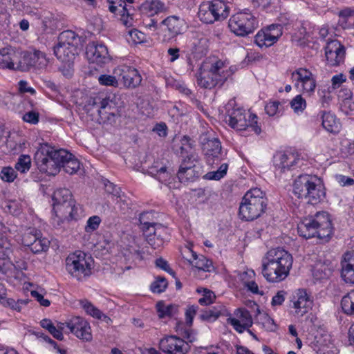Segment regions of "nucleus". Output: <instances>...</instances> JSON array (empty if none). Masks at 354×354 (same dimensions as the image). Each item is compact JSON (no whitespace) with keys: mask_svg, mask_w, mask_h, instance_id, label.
Returning <instances> with one entry per match:
<instances>
[{"mask_svg":"<svg viewBox=\"0 0 354 354\" xmlns=\"http://www.w3.org/2000/svg\"><path fill=\"white\" fill-rule=\"evenodd\" d=\"M292 262L288 251L281 248H272L262 259V274L269 282L282 281L289 275Z\"/></svg>","mask_w":354,"mask_h":354,"instance_id":"nucleus-1","label":"nucleus"},{"mask_svg":"<svg viewBox=\"0 0 354 354\" xmlns=\"http://www.w3.org/2000/svg\"><path fill=\"white\" fill-rule=\"evenodd\" d=\"M293 193L298 198H304L308 203L316 205L325 196L324 187L321 178L308 174L299 175L294 181Z\"/></svg>","mask_w":354,"mask_h":354,"instance_id":"nucleus-2","label":"nucleus"},{"mask_svg":"<svg viewBox=\"0 0 354 354\" xmlns=\"http://www.w3.org/2000/svg\"><path fill=\"white\" fill-rule=\"evenodd\" d=\"M297 230L299 234L306 239L316 236L327 241L332 234V224L326 212H317L314 216L304 218Z\"/></svg>","mask_w":354,"mask_h":354,"instance_id":"nucleus-3","label":"nucleus"},{"mask_svg":"<svg viewBox=\"0 0 354 354\" xmlns=\"http://www.w3.org/2000/svg\"><path fill=\"white\" fill-rule=\"evenodd\" d=\"M53 211L56 216L67 221H77L83 216V209L66 188L56 189L53 194Z\"/></svg>","mask_w":354,"mask_h":354,"instance_id":"nucleus-4","label":"nucleus"},{"mask_svg":"<svg viewBox=\"0 0 354 354\" xmlns=\"http://www.w3.org/2000/svg\"><path fill=\"white\" fill-rule=\"evenodd\" d=\"M268 199L259 188L248 191L239 207V216L245 221H252L261 216L266 209Z\"/></svg>","mask_w":354,"mask_h":354,"instance_id":"nucleus-5","label":"nucleus"},{"mask_svg":"<svg viewBox=\"0 0 354 354\" xmlns=\"http://www.w3.org/2000/svg\"><path fill=\"white\" fill-rule=\"evenodd\" d=\"M225 68V64L221 60L215 62L210 66L203 64L196 74L198 85L207 89L223 85L229 75Z\"/></svg>","mask_w":354,"mask_h":354,"instance_id":"nucleus-6","label":"nucleus"},{"mask_svg":"<svg viewBox=\"0 0 354 354\" xmlns=\"http://www.w3.org/2000/svg\"><path fill=\"white\" fill-rule=\"evenodd\" d=\"M60 149H55L47 143L40 144L35 154V162L40 172L55 176L60 171Z\"/></svg>","mask_w":354,"mask_h":354,"instance_id":"nucleus-7","label":"nucleus"},{"mask_svg":"<svg viewBox=\"0 0 354 354\" xmlns=\"http://www.w3.org/2000/svg\"><path fill=\"white\" fill-rule=\"evenodd\" d=\"M229 3L223 0H212L203 2L198 8V16L205 24H213L223 21L230 15Z\"/></svg>","mask_w":354,"mask_h":354,"instance_id":"nucleus-8","label":"nucleus"},{"mask_svg":"<svg viewBox=\"0 0 354 354\" xmlns=\"http://www.w3.org/2000/svg\"><path fill=\"white\" fill-rule=\"evenodd\" d=\"M66 268L73 277L83 281L92 273V259L84 252L76 251L66 259Z\"/></svg>","mask_w":354,"mask_h":354,"instance_id":"nucleus-9","label":"nucleus"},{"mask_svg":"<svg viewBox=\"0 0 354 354\" xmlns=\"http://www.w3.org/2000/svg\"><path fill=\"white\" fill-rule=\"evenodd\" d=\"M229 125L236 131L250 129L256 134L261 132L258 125L257 116L242 109H233L229 113Z\"/></svg>","mask_w":354,"mask_h":354,"instance_id":"nucleus-10","label":"nucleus"},{"mask_svg":"<svg viewBox=\"0 0 354 354\" xmlns=\"http://www.w3.org/2000/svg\"><path fill=\"white\" fill-rule=\"evenodd\" d=\"M257 18L249 12H239L232 15L228 21L231 32L237 36L245 37L257 28Z\"/></svg>","mask_w":354,"mask_h":354,"instance_id":"nucleus-11","label":"nucleus"},{"mask_svg":"<svg viewBox=\"0 0 354 354\" xmlns=\"http://www.w3.org/2000/svg\"><path fill=\"white\" fill-rule=\"evenodd\" d=\"M273 162L275 174L281 176L288 171L301 167L304 160L297 152L286 151L277 152L274 156Z\"/></svg>","mask_w":354,"mask_h":354,"instance_id":"nucleus-12","label":"nucleus"},{"mask_svg":"<svg viewBox=\"0 0 354 354\" xmlns=\"http://www.w3.org/2000/svg\"><path fill=\"white\" fill-rule=\"evenodd\" d=\"M198 162L199 157L196 153H191L183 158L177 174L181 183H186L194 181L198 177L199 171L197 170Z\"/></svg>","mask_w":354,"mask_h":354,"instance_id":"nucleus-13","label":"nucleus"},{"mask_svg":"<svg viewBox=\"0 0 354 354\" xmlns=\"http://www.w3.org/2000/svg\"><path fill=\"white\" fill-rule=\"evenodd\" d=\"M92 105L96 109L102 122H114L115 117L119 114L118 106L109 97H95L92 100Z\"/></svg>","mask_w":354,"mask_h":354,"instance_id":"nucleus-14","label":"nucleus"},{"mask_svg":"<svg viewBox=\"0 0 354 354\" xmlns=\"http://www.w3.org/2000/svg\"><path fill=\"white\" fill-rule=\"evenodd\" d=\"M282 34L281 25L272 24L258 31L254 37V43L261 48H266L277 43Z\"/></svg>","mask_w":354,"mask_h":354,"instance_id":"nucleus-15","label":"nucleus"},{"mask_svg":"<svg viewBox=\"0 0 354 354\" xmlns=\"http://www.w3.org/2000/svg\"><path fill=\"white\" fill-rule=\"evenodd\" d=\"M159 346L167 354H186L189 350L188 342L176 335L163 337L159 342Z\"/></svg>","mask_w":354,"mask_h":354,"instance_id":"nucleus-16","label":"nucleus"},{"mask_svg":"<svg viewBox=\"0 0 354 354\" xmlns=\"http://www.w3.org/2000/svg\"><path fill=\"white\" fill-rule=\"evenodd\" d=\"M113 74L118 76L127 88H134L142 82V77L138 71L127 65H120L113 70Z\"/></svg>","mask_w":354,"mask_h":354,"instance_id":"nucleus-17","label":"nucleus"},{"mask_svg":"<svg viewBox=\"0 0 354 354\" xmlns=\"http://www.w3.org/2000/svg\"><path fill=\"white\" fill-rule=\"evenodd\" d=\"M290 307L295 313L303 316L312 308L313 300L305 289H297L290 297Z\"/></svg>","mask_w":354,"mask_h":354,"instance_id":"nucleus-18","label":"nucleus"},{"mask_svg":"<svg viewBox=\"0 0 354 354\" xmlns=\"http://www.w3.org/2000/svg\"><path fill=\"white\" fill-rule=\"evenodd\" d=\"M86 55L90 62L96 63L98 65L104 64L110 60L106 46L96 41L87 44Z\"/></svg>","mask_w":354,"mask_h":354,"instance_id":"nucleus-19","label":"nucleus"},{"mask_svg":"<svg viewBox=\"0 0 354 354\" xmlns=\"http://www.w3.org/2000/svg\"><path fill=\"white\" fill-rule=\"evenodd\" d=\"M67 328L77 338L90 342L92 340L91 329L89 323L84 319L76 317L67 322Z\"/></svg>","mask_w":354,"mask_h":354,"instance_id":"nucleus-20","label":"nucleus"},{"mask_svg":"<svg viewBox=\"0 0 354 354\" xmlns=\"http://www.w3.org/2000/svg\"><path fill=\"white\" fill-rule=\"evenodd\" d=\"M234 329L238 333H243L250 328L253 324V320L250 312L245 308H238L234 312V317L227 319Z\"/></svg>","mask_w":354,"mask_h":354,"instance_id":"nucleus-21","label":"nucleus"},{"mask_svg":"<svg viewBox=\"0 0 354 354\" xmlns=\"http://www.w3.org/2000/svg\"><path fill=\"white\" fill-rule=\"evenodd\" d=\"M325 55L328 64L337 66L344 62L345 48L337 40H332L325 48Z\"/></svg>","mask_w":354,"mask_h":354,"instance_id":"nucleus-22","label":"nucleus"},{"mask_svg":"<svg viewBox=\"0 0 354 354\" xmlns=\"http://www.w3.org/2000/svg\"><path fill=\"white\" fill-rule=\"evenodd\" d=\"M203 151L209 165L217 163L223 159L221 144L217 138L208 139L203 142Z\"/></svg>","mask_w":354,"mask_h":354,"instance_id":"nucleus-23","label":"nucleus"},{"mask_svg":"<svg viewBox=\"0 0 354 354\" xmlns=\"http://www.w3.org/2000/svg\"><path fill=\"white\" fill-rule=\"evenodd\" d=\"M169 238L168 229L162 224L154 225V228L147 234L148 243L154 249L162 247Z\"/></svg>","mask_w":354,"mask_h":354,"instance_id":"nucleus-24","label":"nucleus"},{"mask_svg":"<svg viewBox=\"0 0 354 354\" xmlns=\"http://www.w3.org/2000/svg\"><path fill=\"white\" fill-rule=\"evenodd\" d=\"M341 277L346 283L354 284V251L344 254L341 261Z\"/></svg>","mask_w":354,"mask_h":354,"instance_id":"nucleus-25","label":"nucleus"},{"mask_svg":"<svg viewBox=\"0 0 354 354\" xmlns=\"http://www.w3.org/2000/svg\"><path fill=\"white\" fill-rule=\"evenodd\" d=\"M19 56V50L11 46L0 50V68L15 71V63Z\"/></svg>","mask_w":354,"mask_h":354,"instance_id":"nucleus-26","label":"nucleus"},{"mask_svg":"<svg viewBox=\"0 0 354 354\" xmlns=\"http://www.w3.org/2000/svg\"><path fill=\"white\" fill-rule=\"evenodd\" d=\"M58 156L61 158L60 168L62 167L66 173L72 175L80 169V162L78 159L68 151L61 149Z\"/></svg>","mask_w":354,"mask_h":354,"instance_id":"nucleus-27","label":"nucleus"},{"mask_svg":"<svg viewBox=\"0 0 354 354\" xmlns=\"http://www.w3.org/2000/svg\"><path fill=\"white\" fill-rule=\"evenodd\" d=\"M196 306H189L187 309L185 313L186 322L187 326H179L178 329L177 330L179 334L181 335L184 339H185L188 342L191 343L196 339V333L194 332L193 330L190 328V326L192 324L194 317L196 313Z\"/></svg>","mask_w":354,"mask_h":354,"instance_id":"nucleus-28","label":"nucleus"},{"mask_svg":"<svg viewBox=\"0 0 354 354\" xmlns=\"http://www.w3.org/2000/svg\"><path fill=\"white\" fill-rule=\"evenodd\" d=\"M54 53L58 59L62 62H72L77 55V47L64 45H57L54 48Z\"/></svg>","mask_w":354,"mask_h":354,"instance_id":"nucleus-29","label":"nucleus"},{"mask_svg":"<svg viewBox=\"0 0 354 354\" xmlns=\"http://www.w3.org/2000/svg\"><path fill=\"white\" fill-rule=\"evenodd\" d=\"M28 52L29 55H32L30 61L31 68L41 70L47 67L49 59L44 53L36 49L28 50Z\"/></svg>","mask_w":354,"mask_h":354,"instance_id":"nucleus-30","label":"nucleus"},{"mask_svg":"<svg viewBox=\"0 0 354 354\" xmlns=\"http://www.w3.org/2000/svg\"><path fill=\"white\" fill-rule=\"evenodd\" d=\"M142 10L149 16H153L167 10V7L160 0H147L142 5Z\"/></svg>","mask_w":354,"mask_h":354,"instance_id":"nucleus-31","label":"nucleus"},{"mask_svg":"<svg viewBox=\"0 0 354 354\" xmlns=\"http://www.w3.org/2000/svg\"><path fill=\"white\" fill-rule=\"evenodd\" d=\"M322 118V126L326 131L334 133L339 131L340 124L335 115L330 112L323 111Z\"/></svg>","mask_w":354,"mask_h":354,"instance_id":"nucleus-32","label":"nucleus"},{"mask_svg":"<svg viewBox=\"0 0 354 354\" xmlns=\"http://www.w3.org/2000/svg\"><path fill=\"white\" fill-rule=\"evenodd\" d=\"M192 53L196 57L206 55L208 49V40L204 37L194 38L191 44Z\"/></svg>","mask_w":354,"mask_h":354,"instance_id":"nucleus-33","label":"nucleus"},{"mask_svg":"<svg viewBox=\"0 0 354 354\" xmlns=\"http://www.w3.org/2000/svg\"><path fill=\"white\" fill-rule=\"evenodd\" d=\"M57 45L72 46L77 47L80 38L72 30H66L59 34Z\"/></svg>","mask_w":354,"mask_h":354,"instance_id":"nucleus-34","label":"nucleus"},{"mask_svg":"<svg viewBox=\"0 0 354 354\" xmlns=\"http://www.w3.org/2000/svg\"><path fill=\"white\" fill-rule=\"evenodd\" d=\"M39 18L41 19L44 30L48 29L54 30L57 28L58 24V19L50 11L44 10L39 14Z\"/></svg>","mask_w":354,"mask_h":354,"instance_id":"nucleus-35","label":"nucleus"},{"mask_svg":"<svg viewBox=\"0 0 354 354\" xmlns=\"http://www.w3.org/2000/svg\"><path fill=\"white\" fill-rule=\"evenodd\" d=\"M82 306L86 311V313L97 319H102L106 323L109 324L111 322V319L104 314H103L98 308L94 306L91 303L88 301H83L81 302Z\"/></svg>","mask_w":354,"mask_h":354,"instance_id":"nucleus-36","label":"nucleus"},{"mask_svg":"<svg viewBox=\"0 0 354 354\" xmlns=\"http://www.w3.org/2000/svg\"><path fill=\"white\" fill-rule=\"evenodd\" d=\"M178 307L174 304L166 305L165 302L160 301L156 304V310L159 318L170 317L176 315Z\"/></svg>","mask_w":354,"mask_h":354,"instance_id":"nucleus-37","label":"nucleus"},{"mask_svg":"<svg viewBox=\"0 0 354 354\" xmlns=\"http://www.w3.org/2000/svg\"><path fill=\"white\" fill-rule=\"evenodd\" d=\"M192 252V259H189L190 264L198 270L203 271H209V268L212 266V261L208 260L204 256H197L193 251Z\"/></svg>","mask_w":354,"mask_h":354,"instance_id":"nucleus-38","label":"nucleus"},{"mask_svg":"<svg viewBox=\"0 0 354 354\" xmlns=\"http://www.w3.org/2000/svg\"><path fill=\"white\" fill-rule=\"evenodd\" d=\"M31 55H29L28 50H19V56L15 63V71H28L31 69L30 59Z\"/></svg>","mask_w":354,"mask_h":354,"instance_id":"nucleus-39","label":"nucleus"},{"mask_svg":"<svg viewBox=\"0 0 354 354\" xmlns=\"http://www.w3.org/2000/svg\"><path fill=\"white\" fill-rule=\"evenodd\" d=\"M162 24L167 26L172 35H176L180 32L182 20L178 17L169 16L162 21Z\"/></svg>","mask_w":354,"mask_h":354,"instance_id":"nucleus-40","label":"nucleus"},{"mask_svg":"<svg viewBox=\"0 0 354 354\" xmlns=\"http://www.w3.org/2000/svg\"><path fill=\"white\" fill-rule=\"evenodd\" d=\"M341 307L345 314L354 315V290L342 297Z\"/></svg>","mask_w":354,"mask_h":354,"instance_id":"nucleus-41","label":"nucleus"},{"mask_svg":"<svg viewBox=\"0 0 354 354\" xmlns=\"http://www.w3.org/2000/svg\"><path fill=\"white\" fill-rule=\"evenodd\" d=\"M313 76L310 71L304 68H299L292 73V78L295 82V86L297 88L299 84L301 85Z\"/></svg>","mask_w":354,"mask_h":354,"instance_id":"nucleus-42","label":"nucleus"},{"mask_svg":"<svg viewBox=\"0 0 354 354\" xmlns=\"http://www.w3.org/2000/svg\"><path fill=\"white\" fill-rule=\"evenodd\" d=\"M50 245V241L42 237L41 233L39 237H37V240L29 247L30 250L35 254L41 253L48 250Z\"/></svg>","mask_w":354,"mask_h":354,"instance_id":"nucleus-43","label":"nucleus"},{"mask_svg":"<svg viewBox=\"0 0 354 354\" xmlns=\"http://www.w3.org/2000/svg\"><path fill=\"white\" fill-rule=\"evenodd\" d=\"M41 232L35 228L27 229L21 236V242L24 246L30 247L39 237Z\"/></svg>","mask_w":354,"mask_h":354,"instance_id":"nucleus-44","label":"nucleus"},{"mask_svg":"<svg viewBox=\"0 0 354 354\" xmlns=\"http://www.w3.org/2000/svg\"><path fill=\"white\" fill-rule=\"evenodd\" d=\"M152 216V213L146 212L140 214L139 217V221L142 227V230L145 232H148L151 231V229L154 228V225H160V223H155L152 221L151 217Z\"/></svg>","mask_w":354,"mask_h":354,"instance_id":"nucleus-45","label":"nucleus"},{"mask_svg":"<svg viewBox=\"0 0 354 354\" xmlns=\"http://www.w3.org/2000/svg\"><path fill=\"white\" fill-rule=\"evenodd\" d=\"M148 172L151 176H154L160 182H166L169 178L167 167L163 165L160 167L153 165L149 169Z\"/></svg>","mask_w":354,"mask_h":354,"instance_id":"nucleus-46","label":"nucleus"},{"mask_svg":"<svg viewBox=\"0 0 354 354\" xmlns=\"http://www.w3.org/2000/svg\"><path fill=\"white\" fill-rule=\"evenodd\" d=\"M223 309L221 306H214L203 311L201 315V318L209 322L215 321L222 314Z\"/></svg>","mask_w":354,"mask_h":354,"instance_id":"nucleus-47","label":"nucleus"},{"mask_svg":"<svg viewBox=\"0 0 354 354\" xmlns=\"http://www.w3.org/2000/svg\"><path fill=\"white\" fill-rule=\"evenodd\" d=\"M258 312L259 315L257 317V323L261 324L263 328L268 331H274L277 326L274 320L267 313H261L259 309Z\"/></svg>","mask_w":354,"mask_h":354,"instance_id":"nucleus-48","label":"nucleus"},{"mask_svg":"<svg viewBox=\"0 0 354 354\" xmlns=\"http://www.w3.org/2000/svg\"><path fill=\"white\" fill-rule=\"evenodd\" d=\"M227 169L228 164L223 163L216 171L207 172L204 178L207 180H218L226 175Z\"/></svg>","mask_w":354,"mask_h":354,"instance_id":"nucleus-49","label":"nucleus"},{"mask_svg":"<svg viewBox=\"0 0 354 354\" xmlns=\"http://www.w3.org/2000/svg\"><path fill=\"white\" fill-rule=\"evenodd\" d=\"M12 252L11 244L3 235H0V259L6 260Z\"/></svg>","mask_w":354,"mask_h":354,"instance_id":"nucleus-50","label":"nucleus"},{"mask_svg":"<svg viewBox=\"0 0 354 354\" xmlns=\"http://www.w3.org/2000/svg\"><path fill=\"white\" fill-rule=\"evenodd\" d=\"M31 165V159L28 155H21L15 164V169L22 174L28 171Z\"/></svg>","mask_w":354,"mask_h":354,"instance_id":"nucleus-51","label":"nucleus"},{"mask_svg":"<svg viewBox=\"0 0 354 354\" xmlns=\"http://www.w3.org/2000/svg\"><path fill=\"white\" fill-rule=\"evenodd\" d=\"M290 106L296 113H302L306 108V102L301 95H297L290 101Z\"/></svg>","mask_w":354,"mask_h":354,"instance_id":"nucleus-52","label":"nucleus"},{"mask_svg":"<svg viewBox=\"0 0 354 354\" xmlns=\"http://www.w3.org/2000/svg\"><path fill=\"white\" fill-rule=\"evenodd\" d=\"M98 82L101 85L106 86H118V76L113 74L111 75H101L98 77Z\"/></svg>","mask_w":354,"mask_h":354,"instance_id":"nucleus-53","label":"nucleus"},{"mask_svg":"<svg viewBox=\"0 0 354 354\" xmlns=\"http://www.w3.org/2000/svg\"><path fill=\"white\" fill-rule=\"evenodd\" d=\"M167 286V282L163 277H158L150 286L151 290L154 293H161L164 292Z\"/></svg>","mask_w":354,"mask_h":354,"instance_id":"nucleus-54","label":"nucleus"},{"mask_svg":"<svg viewBox=\"0 0 354 354\" xmlns=\"http://www.w3.org/2000/svg\"><path fill=\"white\" fill-rule=\"evenodd\" d=\"M330 274V270L326 268L324 266L321 265L319 267H315L313 270V275L316 280H322L327 279Z\"/></svg>","mask_w":354,"mask_h":354,"instance_id":"nucleus-55","label":"nucleus"},{"mask_svg":"<svg viewBox=\"0 0 354 354\" xmlns=\"http://www.w3.org/2000/svg\"><path fill=\"white\" fill-rule=\"evenodd\" d=\"M101 223V218L98 216H91L87 222L86 225L85 226V231L86 232H92L97 230L99 227V225Z\"/></svg>","mask_w":354,"mask_h":354,"instance_id":"nucleus-56","label":"nucleus"},{"mask_svg":"<svg viewBox=\"0 0 354 354\" xmlns=\"http://www.w3.org/2000/svg\"><path fill=\"white\" fill-rule=\"evenodd\" d=\"M1 178L3 181L12 182L17 177L15 169L12 167H4L1 172Z\"/></svg>","mask_w":354,"mask_h":354,"instance_id":"nucleus-57","label":"nucleus"},{"mask_svg":"<svg viewBox=\"0 0 354 354\" xmlns=\"http://www.w3.org/2000/svg\"><path fill=\"white\" fill-rule=\"evenodd\" d=\"M120 6H122L123 13L121 15L120 21L127 27L133 26V19L129 13V10L126 8L125 6H122L121 3Z\"/></svg>","mask_w":354,"mask_h":354,"instance_id":"nucleus-58","label":"nucleus"},{"mask_svg":"<svg viewBox=\"0 0 354 354\" xmlns=\"http://www.w3.org/2000/svg\"><path fill=\"white\" fill-rule=\"evenodd\" d=\"M216 296L214 293L209 290H204L203 297L199 299L198 303L202 306H207L214 302Z\"/></svg>","mask_w":354,"mask_h":354,"instance_id":"nucleus-59","label":"nucleus"},{"mask_svg":"<svg viewBox=\"0 0 354 354\" xmlns=\"http://www.w3.org/2000/svg\"><path fill=\"white\" fill-rule=\"evenodd\" d=\"M6 208L9 213L13 215H17L19 214L22 208V205L15 200L9 201L6 206Z\"/></svg>","mask_w":354,"mask_h":354,"instance_id":"nucleus-60","label":"nucleus"},{"mask_svg":"<svg viewBox=\"0 0 354 354\" xmlns=\"http://www.w3.org/2000/svg\"><path fill=\"white\" fill-rule=\"evenodd\" d=\"M27 301L19 299L17 301L12 298H10L5 306L6 308H10L16 311H21V306L27 304Z\"/></svg>","mask_w":354,"mask_h":354,"instance_id":"nucleus-61","label":"nucleus"},{"mask_svg":"<svg viewBox=\"0 0 354 354\" xmlns=\"http://www.w3.org/2000/svg\"><path fill=\"white\" fill-rule=\"evenodd\" d=\"M280 103L278 101H271L265 106V111L270 116L275 115L279 111Z\"/></svg>","mask_w":354,"mask_h":354,"instance_id":"nucleus-62","label":"nucleus"},{"mask_svg":"<svg viewBox=\"0 0 354 354\" xmlns=\"http://www.w3.org/2000/svg\"><path fill=\"white\" fill-rule=\"evenodd\" d=\"M316 87V80L314 77H311L307 81L304 82L301 85V88H302L304 93H311L314 92L315 88Z\"/></svg>","mask_w":354,"mask_h":354,"instance_id":"nucleus-63","label":"nucleus"},{"mask_svg":"<svg viewBox=\"0 0 354 354\" xmlns=\"http://www.w3.org/2000/svg\"><path fill=\"white\" fill-rule=\"evenodd\" d=\"M23 120L26 122L35 124L39 122V113L33 111H28L24 115Z\"/></svg>","mask_w":354,"mask_h":354,"instance_id":"nucleus-64","label":"nucleus"}]
</instances>
